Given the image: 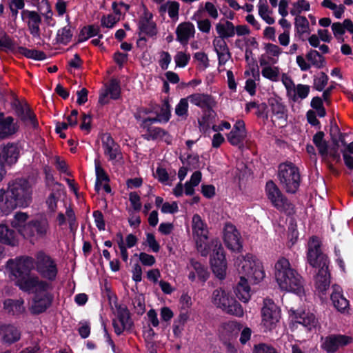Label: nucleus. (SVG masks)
Here are the masks:
<instances>
[{"label": "nucleus", "instance_id": "obj_59", "mask_svg": "<svg viewBox=\"0 0 353 353\" xmlns=\"http://www.w3.org/2000/svg\"><path fill=\"white\" fill-rule=\"evenodd\" d=\"M214 50L218 54L229 52L226 42L223 39L214 41Z\"/></svg>", "mask_w": 353, "mask_h": 353}, {"label": "nucleus", "instance_id": "obj_10", "mask_svg": "<svg viewBox=\"0 0 353 353\" xmlns=\"http://www.w3.org/2000/svg\"><path fill=\"white\" fill-rule=\"evenodd\" d=\"M210 246L212 248V253L210 257L212 271L219 279H223L225 276L227 270L223 248L217 239L212 240Z\"/></svg>", "mask_w": 353, "mask_h": 353}, {"label": "nucleus", "instance_id": "obj_62", "mask_svg": "<svg viewBox=\"0 0 353 353\" xmlns=\"http://www.w3.org/2000/svg\"><path fill=\"white\" fill-rule=\"evenodd\" d=\"M93 216L94 218V221L96 223V225L100 230H105V221L103 219V214L97 210L94 211L93 213Z\"/></svg>", "mask_w": 353, "mask_h": 353}, {"label": "nucleus", "instance_id": "obj_39", "mask_svg": "<svg viewBox=\"0 0 353 353\" xmlns=\"http://www.w3.org/2000/svg\"><path fill=\"white\" fill-rule=\"evenodd\" d=\"M18 46L5 32H0V50L16 52Z\"/></svg>", "mask_w": 353, "mask_h": 353}, {"label": "nucleus", "instance_id": "obj_27", "mask_svg": "<svg viewBox=\"0 0 353 353\" xmlns=\"http://www.w3.org/2000/svg\"><path fill=\"white\" fill-rule=\"evenodd\" d=\"M293 313L295 315L296 321L307 327L308 330H311L318 324V321L312 313L305 312L296 313L294 311Z\"/></svg>", "mask_w": 353, "mask_h": 353}, {"label": "nucleus", "instance_id": "obj_55", "mask_svg": "<svg viewBox=\"0 0 353 353\" xmlns=\"http://www.w3.org/2000/svg\"><path fill=\"white\" fill-rule=\"evenodd\" d=\"M194 58L199 62L200 68L205 70L209 65V59L207 54L204 52H196L194 54Z\"/></svg>", "mask_w": 353, "mask_h": 353}, {"label": "nucleus", "instance_id": "obj_40", "mask_svg": "<svg viewBox=\"0 0 353 353\" xmlns=\"http://www.w3.org/2000/svg\"><path fill=\"white\" fill-rule=\"evenodd\" d=\"M140 41H145V36L152 37L157 32L155 23H140L139 26Z\"/></svg>", "mask_w": 353, "mask_h": 353}, {"label": "nucleus", "instance_id": "obj_33", "mask_svg": "<svg viewBox=\"0 0 353 353\" xmlns=\"http://www.w3.org/2000/svg\"><path fill=\"white\" fill-rule=\"evenodd\" d=\"M74 28L69 23L59 29L57 34V41L60 43L67 44L69 43L74 34Z\"/></svg>", "mask_w": 353, "mask_h": 353}, {"label": "nucleus", "instance_id": "obj_3", "mask_svg": "<svg viewBox=\"0 0 353 353\" xmlns=\"http://www.w3.org/2000/svg\"><path fill=\"white\" fill-rule=\"evenodd\" d=\"M34 269L32 257L21 258L13 270L16 285L23 291L32 293L42 292L49 290L51 285L48 282L41 280L38 276L31 274Z\"/></svg>", "mask_w": 353, "mask_h": 353}, {"label": "nucleus", "instance_id": "obj_13", "mask_svg": "<svg viewBox=\"0 0 353 353\" xmlns=\"http://www.w3.org/2000/svg\"><path fill=\"white\" fill-rule=\"evenodd\" d=\"M307 261L315 268L327 266V259L321 250L320 241L316 237H312L308 242Z\"/></svg>", "mask_w": 353, "mask_h": 353}, {"label": "nucleus", "instance_id": "obj_43", "mask_svg": "<svg viewBox=\"0 0 353 353\" xmlns=\"http://www.w3.org/2000/svg\"><path fill=\"white\" fill-rule=\"evenodd\" d=\"M190 265L195 273H196L199 279L202 282H205L208 279L210 274L209 272L208 271L207 268L201 263L196 261L194 259H191Z\"/></svg>", "mask_w": 353, "mask_h": 353}, {"label": "nucleus", "instance_id": "obj_45", "mask_svg": "<svg viewBox=\"0 0 353 353\" xmlns=\"http://www.w3.org/2000/svg\"><path fill=\"white\" fill-rule=\"evenodd\" d=\"M310 5L306 0H298L296 2L292 3V7L290 9V14L293 16L298 17L303 10L307 11L310 10Z\"/></svg>", "mask_w": 353, "mask_h": 353}, {"label": "nucleus", "instance_id": "obj_29", "mask_svg": "<svg viewBox=\"0 0 353 353\" xmlns=\"http://www.w3.org/2000/svg\"><path fill=\"white\" fill-rule=\"evenodd\" d=\"M19 154V148L16 145L8 144L3 148L0 154L8 164L12 165L17 161Z\"/></svg>", "mask_w": 353, "mask_h": 353}, {"label": "nucleus", "instance_id": "obj_8", "mask_svg": "<svg viewBox=\"0 0 353 353\" xmlns=\"http://www.w3.org/2000/svg\"><path fill=\"white\" fill-rule=\"evenodd\" d=\"M50 232V224L47 219L32 220L20 230V234L31 241L47 238Z\"/></svg>", "mask_w": 353, "mask_h": 353}, {"label": "nucleus", "instance_id": "obj_34", "mask_svg": "<svg viewBox=\"0 0 353 353\" xmlns=\"http://www.w3.org/2000/svg\"><path fill=\"white\" fill-rule=\"evenodd\" d=\"M324 132H319L313 137V142L318 148L319 154L325 158L328 156V146L327 142L324 140Z\"/></svg>", "mask_w": 353, "mask_h": 353}, {"label": "nucleus", "instance_id": "obj_58", "mask_svg": "<svg viewBox=\"0 0 353 353\" xmlns=\"http://www.w3.org/2000/svg\"><path fill=\"white\" fill-rule=\"evenodd\" d=\"M23 0H11L9 6L12 16H17L18 10H21L24 8Z\"/></svg>", "mask_w": 353, "mask_h": 353}, {"label": "nucleus", "instance_id": "obj_31", "mask_svg": "<svg viewBox=\"0 0 353 353\" xmlns=\"http://www.w3.org/2000/svg\"><path fill=\"white\" fill-rule=\"evenodd\" d=\"M331 300L334 306L339 311L344 312L349 305L348 301L341 294L339 287L333 286V292L331 294Z\"/></svg>", "mask_w": 353, "mask_h": 353}, {"label": "nucleus", "instance_id": "obj_61", "mask_svg": "<svg viewBox=\"0 0 353 353\" xmlns=\"http://www.w3.org/2000/svg\"><path fill=\"white\" fill-rule=\"evenodd\" d=\"M139 260L143 265L147 266H152L155 263V258L152 255L145 252L139 254Z\"/></svg>", "mask_w": 353, "mask_h": 353}, {"label": "nucleus", "instance_id": "obj_37", "mask_svg": "<svg viewBox=\"0 0 353 353\" xmlns=\"http://www.w3.org/2000/svg\"><path fill=\"white\" fill-rule=\"evenodd\" d=\"M179 3L177 1H169L167 4L161 5L159 9L161 14L168 12L169 17L173 20H177L179 16Z\"/></svg>", "mask_w": 353, "mask_h": 353}, {"label": "nucleus", "instance_id": "obj_20", "mask_svg": "<svg viewBox=\"0 0 353 353\" xmlns=\"http://www.w3.org/2000/svg\"><path fill=\"white\" fill-rule=\"evenodd\" d=\"M246 137V130L245 123L242 120L236 121L232 131L228 134V141L232 145L243 148V140Z\"/></svg>", "mask_w": 353, "mask_h": 353}, {"label": "nucleus", "instance_id": "obj_19", "mask_svg": "<svg viewBox=\"0 0 353 353\" xmlns=\"http://www.w3.org/2000/svg\"><path fill=\"white\" fill-rule=\"evenodd\" d=\"M34 294L30 310L32 314H39L45 312L51 305L53 296L48 290Z\"/></svg>", "mask_w": 353, "mask_h": 353}, {"label": "nucleus", "instance_id": "obj_38", "mask_svg": "<svg viewBox=\"0 0 353 353\" xmlns=\"http://www.w3.org/2000/svg\"><path fill=\"white\" fill-rule=\"evenodd\" d=\"M16 52L34 60H44L46 58V55L43 52L34 49L30 50L24 47L18 46Z\"/></svg>", "mask_w": 353, "mask_h": 353}, {"label": "nucleus", "instance_id": "obj_51", "mask_svg": "<svg viewBox=\"0 0 353 353\" xmlns=\"http://www.w3.org/2000/svg\"><path fill=\"white\" fill-rule=\"evenodd\" d=\"M328 81V77L324 72H321L318 77L314 80V88L319 90L322 91Z\"/></svg>", "mask_w": 353, "mask_h": 353}, {"label": "nucleus", "instance_id": "obj_1", "mask_svg": "<svg viewBox=\"0 0 353 353\" xmlns=\"http://www.w3.org/2000/svg\"><path fill=\"white\" fill-rule=\"evenodd\" d=\"M236 265L240 281L235 288L234 292L241 301L247 303L251 296L248 282L256 284L263 279V266L259 259L251 254L238 257Z\"/></svg>", "mask_w": 353, "mask_h": 353}, {"label": "nucleus", "instance_id": "obj_11", "mask_svg": "<svg viewBox=\"0 0 353 353\" xmlns=\"http://www.w3.org/2000/svg\"><path fill=\"white\" fill-rule=\"evenodd\" d=\"M266 191L268 199L276 208L287 214L294 213V205L282 194L273 181H270L267 183Z\"/></svg>", "mask_w": 353, "mask_h": 353}, {"label": "nucleus", "instance_id": "obj_7", "mask_svg": "<svg viewBox=\"0 0 353 353\" xmlns=\"http://www.w3.org/2000/svg\"><path fill=\"white\" fill-rule=\"evenodd\" d=\"M192 228L197 250L203 256H206L210 250V246L208 243V228L199 214L193 216Z\"/></svg>", "mask_w": 353, "mask_h": 353}, {"label": "nucleus", "instance_id": "obj_2", "mask_svg": "<svg viewBox=\"0 0 353 353\" xmlns=\"http://www.w3.org/2000/svg\"><path fill=\"white\" fill-rule=\"evenodd\" d=\"M32 188L26 179H18L8 183L7 190H0V208L9 212L17 208H26L32 201Z\"/></svg>", "mask_w": 353, "mask_h": 353}, {"label": "nucleus", "instance_id": "obj_56", "mask_svg": "<svg viewBox=\"0 0 353 353\" xmlns=\"http://www.w3.org/2000/svg\"><path fill=\"white\" fill-rule=\"evenodd\" d=\"M190 59V57L182 52H179L174 57L176 64L179 67H185Z\"/></svg>", "mask_w": 353, "mask_h": 353}, {"label": "nucleus", "instance_id": "obj_36", "mask_svg": "<svg viewBox=\"0 0 353 353\" xmlns=\"http://www.w3.org/2000/svg\"><path fill=\"white\" fill-rule=\"evenodd\" d=\"M94 165L97 176L95 190L97 192H99L101 189L102 183L108 182L110 179L104 169L101 167L99 160L96 159L94 161Z\"/></svg>", "mask_w": 353, "mask_h": 353}, {"label": "nucleus", "instance_id": "obj_32", "mask_svg": "<svg viewBox=\"0 0 353 353\" xmlns=\"http://www.w3.org/2000/svg\"><path fill=\"white\" fill-rule=\"evenodd\" d=\"M21 338V332L13 325H7L3 330V340L5 343L12 344Z\"/></svg>", "mask_w": 353, "mask_h": 353}, {"label": "nucleus", "instance_id": "obj_64", "mask_svg": "<svg viewBox=\"0 0 353 353\" xmlns=\"http://www.w3.org/2000/svg\"><path fill=\"white\" fill-rule=\"evenodd\" d=\"M146 241L150 248L154 252H157L159 250V245L155 239L154 236L152 234L148 233L147 234Z\"/></svg>", "mask_w": 353, "mask_h": 353}, {"label": "nucleus", "instance_id": "obj_35", "mask_svg": "<svg viewBox=\"0 0 353 353\" xmlns=\"http://www.w3.org/2000/svg\"><path fill=\"white\" fill-rule=\"evenodd\" d=\"M127 330L131 328L132 322L130 319V312L126 307L119 306L117 309V319Z\"/></svg>", "mask_w": 353, "mask_h": 353}, {"label": "nucleus", "instance_id": "obj_21", "mask_svg": "<svg viewBox=\"0 0 353 353\" xmlns=\"http://www.w3.org/2000/svg\"><path fill=\"white\" fill-rule=\"evenodd\" d=\"M270 105L272 112V121L278 125L283 126L286 123L287 114L285 106L276 99L270 101Z\"/></svg>", "mask_w": 353, "mask_h": 353}, {"label": "nucleus", "instance_id": "obj_30", "mask_svg": "<svg viewBox=\"0 0 353 353\" xmlns=\"http://www.w3.org/2000/svg\"><path fill=\"white\" fill-rule=\"evenodd\" d=\"M188 99L192 103L201 108H210L214 103L211 96L205 94H193L190 95Z\"/></svg>", "mask_w": 353, "mask_h": 353}, {"label": "nucleus", "instance_id": "obj_50", "mask_svg": "<svg viewBox=\"0 0 353 353\" xmlns=\"http://www.w3.org/2000/svg\"><path fill=\"white\" fill-rule=\"evenodd\" d=\"M129 8H130L129 5H128L123 2H120L119 3L115 1L113 2L112 4V8L113 10L114 13L116 15L119 16L118 19L117 20L114 19L113 22H118L119 21H120L121 20L120 17L122 14V12L127 11L129 9Z\"/></svg>", "mask_w": 353, "mask_h": 353}, {"label": "nucleus", "instance_id": "obj_14", "mask_svg": "<svg viewBox=\"0 0 353 353\" xmlns=\"http://www.w3.org/2000/svg\"><path fill=\"white\" fill-rule=\"evenodd\" d=\"M281 81L286 88L288 97L294 102L299 99H304L308 96L310 90L309 85L303 84L295 85L292 79L286 74H282Z\"/></svg>", "mask_w": 353, "mask_h": 353}, {"label": "nucleus", "instance_id": "obj_6", "mask_svg": "<svg viewBox=\"0 0 353 353\" xmlns=\"http://www.w3.org/2000/svg\"><path fill=\"white\" fill-rule=\"evenodd\" d=\"M278 177L280 184L288 193H295L300 185V173L297 167L292 163L280 164Z\"/></svg>", "mask_w": 353, "mask_h": 353}, {"label": "nucleus", "instance_id": "obj_4", "mask_svg": "<svg viewBox=\"0 0 353 353\" xmlns=\"http://www.w3.org/2000/svg\"><path fill=\"white\" fill-rule=\"evenodd\" d=\"M274 277L283 290L293 292L301 295L303 293V281L300 274L291 268L288 259L280 258L274 265Z\"/></svg>", "mask_w": 353, "mask_h": 353}, {"label": "nucleus", "instance_id": "obj_47", "mask_svg": "<svg viewBox=\"0 0 353 353\" xmlns=\"http://www.w3.org/2000/svg\"><path fill=\"white\" fill-rule=\"evenodd\" d=\"M262 75L272 81H277L279 75V69L277 67L265 66L261 71Z\"/></svg>", "mask_w": 353, "mask_h": 353}, {"label": "nucleus", "instance_id": "obj_9", "mask_svg": "<svg viewBox=\"0 0 353 353\" xmlns=\"http://www.w3.org/2000/svg\"><path fill=\"white\" fill-rule=\"evenodd\" d=\"M34 259V268L45 279L54 280L57 274V264L54 259L43 251L37 252Z\"/></svg>", "mask_w": 353, "mask_h": 353}, {"label": "nucleus", "instance_id": "obj_24", "mask_svg": "<svg viewBox=\"0 0 353 353\" xmlns=\"http://www.w3.org/2000/svg\"><path fill=\"white\" fill-rule=\"evenodd\" d=\"M327 268V266L319 268L315 276L316 288L321 293H324L330 285V274L328 273Z\"/></svg>", "mask_w": 353, "mask_h": 353}, {"label": "nucleus", "instance_id": "obj_5", "mask_svg": "<svg viewBox=\"0 0 353 353\" xmlns=\"http://www.w3.org/2000/svg\"><path fill=\"white\" fill-rule=\"evenodd\" d=\"M212 301L214 305L229 314L239 317L243 316L244 312L241 304L222 288L214 290Z\"/></svg>", "mask_w": 353, "mask_h": 353}, {"label": "nucleus", "instance_id": "obj_53", "mask_svg": "<svg viewBox=\"0 0 353 353\" xmlns=\"http://www.w3.org/2000/svg\"><path fill=\"white\" fill-rule=\"evenodd\" d=\"M259 14L265 22H274V19L269 16V7L267 2L265 3H259Z\"/></svg>", "mask_w": 353, "mask_h": 353}, {"label": "nucleus", "instance_id": "obj_12", "mask_svg": "<svg viewBox=\"0 0 353 353\" xmlns=\"http://www.w3.org/2000/svg\"><path fill=\"white\" fill-rule=\"evenodd\" d=\"M261 325L265 331L273 330L279 323L281 314L279 307L270 299L263 301L261 309Z\"/></svg>", "mask_w": 353, "mask_h": 353}, {"label": "nucleus", "instance_id": "obj_42", "mask_svg": "<svg viewBox=\"0 0 353 353\" xmlns=\"http://www.w3.org/2000/svg\"><path fill=\"white\" fill-rule=\"evenodd\" d=\"M28 218L29 215L27 213L19 212L14 215L10 223L12 226L17 228L20 233V230L23 228V227L27 224L26 221Z\"/></svg>", "mask_w": 353, "mask_h": 353}, {"label": "nucleus", "instance_id": "obj_18", "mask_svg": "<svg viewBox=\"0 0 353 353\" xmlns=\"http://www.w3.org/2000/svg\"><path fill=\"white\" fill-rule=\"evenodd\" d=\"M223 240L228 248L239 251L241 248V236L236 227L227 223L223 229Z\"/></svg>", "mask_w": 353, "mask_h": 353}, {"label": "nucleus", "instance_id": "obj_25", "mask_svg": "<svg viewBox=\"0 0 353 353\" xmlns=\"http://www.w3.org/2000/svg\"><path fill=\"white\" fill-rule=\"evenodd\" d=\"M176 39L183 45H186L189 39L194 37V27L192 23H180L176 28Z\"/></svg>", "mask_w": 353, "mask_h": 353}, {"label": "nucleus", "instance_id": "obj_54", "mask_svg": "<svg viewBox=\"0 0 353 353\" xmlns=\"http://www.w3.org/2000/svg\"><path fill=\"white\" fill-rule=\"evenodd\" d=\"M333 141V145L329 149L328 155L332 158L333 160L339 161L340 160V154L339 152V139H336L334 137L332 138Z\"/></svg>", "mask_w": 353, "mask_h": 353}, {"label": "nucleus", "instance_id": "obj_22", "mask_svg": "<svg viewBox=\"0 0 353 353\" xmlns=\"http://www.w3.org/2000/svg\"><path fill=\"white\" fill-rule=\"evenodd\" d=\"M160 121V119L158 118H148L145 119L141 124V126L146 129L148 133L144 134L145 139L150 140V139H155L159 137H162L165 134V132L162 130L160 128H157L152 126V124Z\"/></svg>", "mask_w": 353, "mask_h": 353}, {"label": "nucleus", "instance_id": "obj_16", "mask_svg": "<svg viewBox=\"0 0 353 353\" xmlns=\"http://www.w3.org/2000/svg\"><path fill=\"white\" fill-rule=\"evenodd\" d=\"M102 146L104 154L108 157L109 161L114 164L121 163L123 156L120 147L110 134H105L102 136Z\"/></svg>", "mask_w": 353, "mask_h": 353}, {"label": "nucleus", "instance_id": "obj_49", "mask_svg": "<svg viewBox=\"0 0 353 353\" xmlns=\"http://www.w3.org/2000/svg\"><path fill=\"white\" fill-rule=\"evenodd\" d=\"M112 99H117L121 93L120 85L116 79H112L107 89Z\"/></svg>", "mask_w": 353, "mask_h": 353}, {"label": "nucleus", "instance_id": "obj_57", "mask_svg": "<svg viewBox=\"0 0 353 353\" xmlns=\"http://www.w3.org/2000/svg\"><path fill=\"white\" fill-rule=\"evenodd\" d=\"M170 116V105L168 101H165L161 107V112L157 118L160 121L163 120L167 122Z\"/></svg>", "mask_w": 353, "mask_h": 353}, {"label": "nucleus", "instance_id": "obj_15", "mask_svg": "<svg viewBox=\"0 0 353 353\" xmlns=\"http://www.w3.org/2000/svg\"><path fill=\"white\" fill-rule=\"evenodd\" d=\"M12 109L20 119L27 125L36 128L38 123L35 115L32 112L29 105L26 102L22 103L18 99L14 98L11 103Z\"/></svg>", "mask_w": 353, "mask_h": 353}, {"label": "nucleus", "instance_id": "obj_23", "mask_svg": "<svg viewBox=\"0 0 353 353\" xmlns=\"http://www.w3.org/2000/svg\"><path fill=\"white\" fill-rule=\"evenodd\" d=\"M17 130L18 126L12 117H4L3 113H0V138L3 139L10 136Z\"/></svg>", "mask_w": 353, "mask_h": 353}, {"label": "nucleus", "instance_id": "obj_26", "mask_svg": "<svg viewBox=\"0 0 353 353\" xmlns=\"http://www.w3.org/2000/svg\"><path fill=\"white\" fill-rule=\"evenodd\" d=\"M24 301L22 299H8L3 302V309L12 315H19L25 312Z\"/></svg>", "mask_w": 353, "mask_h": 353}, {"label": "nucleus", "instance_id": "obj_46", "mask_svg": "<svg viewBox=\"0 0 353 353\" xmlns=\"http://www.w3.org/2000/svg\"><path fill=\"white\" fill-rule=\"evenodd\" d=\"M307 59L317 68L323 66L324 58L316 50H312L306 54Z\"/></svg>", "mask_w": 353, "mask_h": 353}, {"label": "nucleus", "instance_id": "obj_41", "mask_svg": "<svg viewBox=\"0 0 353 353\" xmlns=\"http://www.w3.org/2000/svg\"><path fill=\"white\" fill-rule=\"evenodd\" d=\"M99 33V27L95 25H89L84 26L79 34V42H83L89 38L97 35Z\"/></svg>", "mask_w": 353, "mask_h": 353}, {"label": "nucleus", "instance_id": "obj_52", "mask_svg": "<svg viewBox=\"0 0 353 353\" xmlns=\"http://www.w3.org/2000/svg\"><path fill=\"white\" fill-rule=\"evenodd\" d=\"M252 353H279L272 345L265 343L255 345Z\"/></svg>", "mask_w": 353, "mask_h": 353}, {"label": "nucleus", "instance_id": "obj_63", "mask_svg": "<svg viewBox=\"0 0 353 353\" xmlns=\"http://www.w3.org/2000/svg\"><path fill=\"white\" fill-rule=\"evenodd\" d=\"M161 211L163 213H170L173 214L178 211V205L176 202H173L172 203H164L162 205Z\"/></svg>", "mask_w": 353, "mask_h": 353}, {"label": "nucleus", "instance_id": "obj_17", "mask_svg": "<svg viewBox=\"0 0 353 353\" xmlns=\"http://www.w3.org/2000/svg\"><path fill=\"white\" fill-rule=\"evenodd\" d=\"M352 341V339L350 336L341 334H332L323 339L321 347L327 353H334L339 348L350 344Z\"/></svg>", "mask_w": 353, "mask_h": 353}, {"label": "nucleus", "instance_id": "obj_48", "mask_svg": "<svg viewBox=\"0 0 353 353\" xmlns=\"http://www.w3.org/2000/svg\"><path fill=\"white\" fill-rule=\"evenodd\" d=\"M188 98H183L176 105L175 113L177 116L186 119L188 116Z\"/></svg>", "mask_w": 353, "mask_h": 353}, {"label": "nucleus", "instance_id": "obj_60", "mask_svg": "<svg viewBox=\"0 0 353 353\" xmlns=\"http://www.w3.org/2000/svg\"><path fill=\"white\" fill-rule=\"evenodd\" d=\"M59 198L54 193H51L46 200L48 210L51 212H55L57 207V201Z\"/></svg>", "mask_w": 353, "mask_h": 353}, {"label": "nucleus", "instance_id": "obj_28", "mask_svg": "<svg viewBox=\"0 0 353 353\" xmlns=\"http://www.w3.org/2000/svg\"><path fill=\"white\" fill-rule=\"evenodd\" d=\"M0 242L15 245L17 243L16 232L5 224H0Z\"/></svg>", "mask_w": 353, "mask_h": 353}, {"label": "nucleus", "instance_id": "obj_44", "mask_svg": "<svg viewBox=\"0 0 353 353\" xmlns=\"http://www.w3.org/2000/svg\"><path fill=\"white\" fill-rule=\"evenodd\" d=\"M216 30L220 37L223 39L231 37L235 34L233 23H217Z\"/></svg>", "mask_w": 353, "mask_h": 353}]
</instances>
